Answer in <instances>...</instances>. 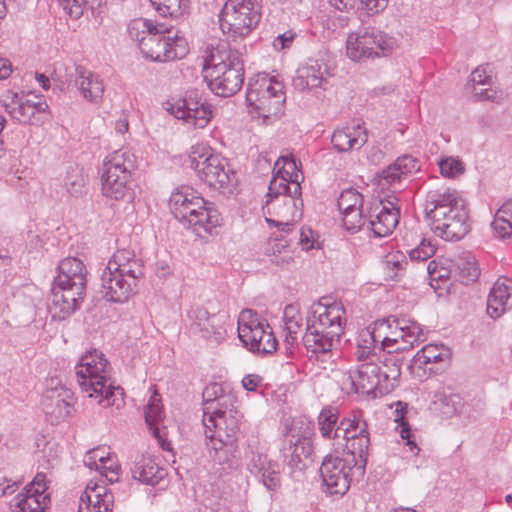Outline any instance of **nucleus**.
<instances>
[{
  "mask_svg": "<svg viewBox=\"0 0 512 512\" xmlns=\"http://www.w3.org/2000/svg\"><path fill=\"white\" fill-rule=\"evenodd\" d=\"M424 211L431 230L446 241H458L470 230L467 203L455 189L428 191Z\"/></svg>",
  "mask_w": 512,
  "mask_h": 512,
  "instance_id": "f257e3e1",
  "label": "nucleus"
},
{
  "mask_svg": "<svg viewBox=\"0 0 512 512\" xmlns=\"http://www.w3.org/2000/svg\"><path fill=\"white\" fill-rule=\"evenodd\" d=\"M345 310L340 302L330 303L327 298L313 303L307 317L303 336L306 349L316 355L326 356L337 348L344 332Z\"/></svg>",
  "mask_w": 512,
  "mask_h": 512,
  "instance_id": "f03ea898",
  "label": "nucleus"
},
{
  "mask_svg": "<svg viewBox=\"0 0 512 512\" xmlns=\"http://www.w3.org/2000/svg\"><path fill=\"white\" fill-rule=\"evenodd\" d=\"M242 414L233 404L223 408L207 406L203 409V425L209 440L210 456L219 464H228L238 453V435Z\"/></svg>",
  "mask_w": 512,
  "mask_h": 512,
  "instance_id": "7ed1b4c3",
  "label": "nucleus"
},
{
  "mask_svg": "<svg viewBox=\"0 0 512 512\" xmlns=\"http://www.w3.org/2000/svg\"><path fill=\"white\" fill-rule=\"evenodd\" d=\"M87 269L83 261L67 257L58 265L49 310L53 319L64 320L80 308L86 294Z\"/></svg>",
  "mask_w": 512,
  "mask_h": 512,
  "instance_id": "20e7f679",
  "label": "nucleus"
},
{
  "mask_svg": "<svg viewBox=\"0 0 512 512\" xmlns=\"http://www.w3.org/2000/svg\"><path fill=\"white\" fill-rule=\"evenodd\" d=\"M77 382L90 398H95L98 404L117 409L124 404L123 389L114 386L111 379V367L105 355L98 351H88L75 367Z\"/></svg>",
  "mask_w": 512,
  "mask_h": 512,
  "instance_id": "39448f33",
  "label": "nucleus"
},
{
  "mask_svg": "<svg viewBox=\"0 0 512 512\" xmlns=\"http://www.w3.org/2000/svg\"><path fill=\"white\" fill-rule=\"evenodd\" d=\"M203 67L210 90L218 96H232L244 83L241 54L227 43L212 47L204 59Z\"/></svg>",
  "mask_w": 512,
  "mask_h": 512,
  "instance_id": "423d86ee",
  "label": "nucleus"
},
{
  "mask_svg": "<svg viewBox=\"0 0 512 512\" xmlns=\"http://www.w3.org/2000/svg\"><path fill=\"white\" fill-rule=\"evenodd\" d=\"M143 276V266L129 250H118L107 263L101 276V292L111 302L124 303L134 293Z\"/></svg>",
  "mask_w": 512,
  "mask_h": 512,
  "instance_id": "0eeeda50",
  "label": "nucleus"
},
{
  "mask_svg": "<svg viewBox=\"0 0 512 512\" xmlns=\"http://www.w3.org/2000/svg\"><path fill=\"white\" fill-rule=\"evenodd\" d=\"M169 206L175 219L200 237L210 234L221 223V216L212 204L194 195L190 188H182L173 193Z\"/></svg>",
  "mask_w": 512,
  "mask_h": 512,
  "instance_id": "6e6552de",
  "label": "nucleus"
},
{
  "mask_svg": "<svg viewBox=\"0 0 512 512\" xmlns=\"http://www.w3.org/2000/svg\"><path fill=\"white\" fill-rule=\"evenodd\" d=\"M189 165L198 178L209 187L223 193H231L237 186V173L229 161L213 153L212 149L203 143L191 147Z\"/></svg>",
  "mask_w": 512,
  "mask_h": 512,
  "instance_id": "1a4fd4ad",
  "label": "nucleus"
},
{
  "mask_svg": "<svg viewBox=\"0 0 512 512\" xmlns=\"http://www.w3.org/2000/svg\"><path fill=\"white\" fill-rule=\"evenodd\" d=\"M136 157L127 149L116 150L106 156L101 175L102 194L110 199L121 200L131 190L132 172Z\"/></svg>",
  "mask_w": 512,
  "mask_h": 512,
  "instance_id": "9d476101",
  "label": "nucleus"
},
{
  "mask_svg": "<svg viewBox=\"0 0 512 512\" xmlns=\"http://www.w3.org/2000/svg\"><path fill=\"white\" fill-rule=\"evenodd\" d=\"M283 88L282 83L266 73L251 77L246 91V102L251 112L263 118L280 115L285 103Z\"/></svg>",
  "mask_w": 512,
  "mask_h": 512,
  "instance_id": "9b49d317",
  "label": "nucleus"
},
{
  "mask_svg": "<svg viewBox=\"0 0 512 512\" xmlns=\"http://www.w3.org/2000/svg\"><path fill=\"white\" fill-rule=\"evenodd\" d=\"M360 457L350 452L346 457L327 456L320 467V474L330 495L343 496L350 488L353 480L364 476L368 458L364 457L359 467Z\"/></svg>",
  "mask_w": 512,
  "mask_h": 512,
  "instance_id": "f8f14e48",
  "label": "nucleus"
},
{
  "mask_svg": "<svg viewBox=\"0 0 512 512\" xmlns=\"http://www.w3.org/2000/svg\"><path fill=\"white\" fill-rule=\"evenodd\" d=\"M260 18L252 0H227L219 13V24L224 34L242 39L257 27Z\"/></svg>",
  "mask_w": 512,
  "mask_h": 512,
  "instance_id": "ddd939ff",
  "label": "nucleus"
},
{
  "mask_svg": "<svg viewBox=\"0 0 512 512\" xmlns=\"http://www.w3.org/2000/svg\"><path fill=\"white\" fill-rule=\"evenodd\" d=\"M396 41L374 27H364L349 34L346 54L353 61L385 56L390 53Z\"/></svg>",
  "mask_w": 512,
  "mask_h": 512,
  "instance_id": "4468645a",
  "label": "nucleus"
},
{
  "mask_svg": "<svg viewBox=\"0 0 512 512\" xmlns=\"http://www.w3.org/2000/svg\"><path fill=\"white\" fill-rule=\"evenodd\" d=\"M238 337L255 353L271 354L277 349L278 342L271 328L251 309H244L239 315Z\"/></svg>",
  "mask_w": 512,
  "mask_h": 512,
  "instance_id": "2eb2a0df",
  "label": "nucleus"
},
{
  "mask_svg": "<svg viewBox=\"0 0 512 512\" xmlns=\"http://www.w3.org/2000/svg\"><path fill=\"white\" fill-rule=\"evenodd\" d=\"M334 437L344 439L348 452L360 457L361 468L364 457L368 458L370 447V433L363 411L354 410L344 416L337 425Z\"/></svg>",
  "mask_w": 512,
  "mask_h": 512,
  "instance_id": "dca6fc26",
  "label": "nucleus"
},
{
  "mask_svg": "<svg viewBox=\"0 0 512 512\" xmlns=\"http://www.w3.org/2000/svg\"><path fill=\"white\" fill-rule=\"evenodd\" d=\"M381 367L374 361H367L350 369L342 374L340 379L341 389L347 393L356 394H380L391 390V385H385L381 382Z\"/></svg>",
  "mask_w": 512,
  "mask_h": 512,
  "instance_id": "f3484780",
  "label": "nucleus"
},
{
  "mask_svg": "<svg viewBox=\"0 0 512 512\" xmlns=\"http://www.w3.org/2000/svg\"><path fill=\"white\" fill-rule=\"evenodd\" d=\"M186 42L167 27L165 31L154 30L141 39V52L144 57L157 62L172 61L186 53Z\"/></svg>",
  "mask_w": 512,
  "mask_h": 512,
  "instance_id": "a211bd4d",
  "label": "nucleus"
},
{
  "mask_svg": "<svg viewBox=\"0 0 512 512\" xmlns=\"http://www.w3.org/2000/svg\"><path fill=\"white\" fill-rule=\"evenodd\" d=\"M391 328L384 330L381 337L383 351L388 354L408 351L425 340L421 325L407 318H387Z\"/></svg>",
  "mask_w": 512,
  "mask_h": 512,
  "instance_id": "6ab92c4d",
  "label": "nucleus"
},
{
  "mask_svg": "<svg viewBox=\"0 0 512 512\" xmlns=\"http://www.w3.org/2000/svg\"><path fill=\"white\" fill-rule=\"evenodd\" d=\"M266 207L269 214L277 218H266L270 226H275L280 232L289 233L294 224L302 217L303 200L301 194L290 192L270 196L268 189Z\"/></svg>",
  "mask_w": 512,
  "mask_h": 512,
  "instance_id": "aec40b11",
  "label": "nucleus"
},
{
  "mask_svg": "<svg viewBox=\"0 0 512 512\" xmlns=\"http://www.w3.org/2000/svg\"><path fill=\"white\" fill-rule=\"evenodd\" d=\"M167 110L195 128H204L213 116V107L197 90H189L181 99L171 103Z\"/></svg>",
  "mask_w": 512,
  "mask_h": 512,
  "instance_id": "412c9836",
  "label": "nucleus"
},
{
  "mask_svg": "<svg viewBox=\"0 0 512 512\" xmlns=\"http://www.w3.org/2000/svg\"><path fill=\"white\" fill-rule=\"evenodd\" d=\"M397 198L376 201L369 207L366 230L374 237L383 238L390 235L399 223L400 210L396 206Z\"/></svg>",
  "mask_w": 512,
  "mask_h": 512,
  "instance_id": "4be33fe9",
  "label": "nucleus"
},
{
  "mask_svg": "<svg viewBox=\"0 0 512 512\" xmlns=\"http://www.w3.org/2000/svg\"><path fill=\"white\" fill-rule=\"evenodd\" d=\"M274 175L269 184L270 196L290 192L302 194L300 182L304 179L298 169L296 160L289 156H281L275 163Z\"/></svg>",
  "mask_w": 512,
  "mask_h": 512,
  "instance_id": "5701e85b",
  "label": "nucleus"
},
{
  "mask_svg": "<svg viewBox=\"0 0 512 512\" xmlns=\"http://www.w3.org/2000/svg\"><path fill=\"white\" fill-rule=\"evenodd\" d=\"M42 407L51 423H59L70 417L74 412V393L67 387L57 382L50 386L42 397Z\"/></svg>",
  "mask_w": 512,
  "mask_h": 512,
  "instance_id": "b1692460",
  "label": "nucleus"
},
{
  "mask_svg": "<svg viewBox=\"0 0 512 512\" xmlns=\"http://www.w3.org/2000/svg\"><path fill=\"white\" fill-rule=\"evenodd\" d=\"M391 328L389 320H377L360 330L356 337L354 356L358 361H373L378 352L383 351L381 337L384 330Z\"/></svg>",
  "mask_w": 512,
  "mask_h": 512,
  "instance_id": "393cba45",
  "label": "nucleus"
},
{
  "mask_svg": "<svg viewBox=\"0 0 512 512\" xmlns=\"http://www.w3.org/2000/svg\"><path fill=\"white\" fill-rule=\"evenodd\" d=\"M330 75L328 65L323 60L309 59L296 70L292 82L298 91L325 90Z\"/></svg>",
  "mask_w": 512,
  "mask_h": 512,
  "instance_id": "a878e982",
  "label": "nucleus"
},
{
  "mask_svg": "<svg viewBox=\"0 0 512 512\" xmlns=\"http://www.w3.org/2000/svg\"><path fill=\"white\" fill-rule=\"evenodd\" d=\"M188 319L190 329L201 337L214 343H220L225 338L226 330L220 317L215 314L210 315L205 308L191 307L188 311Z\"/></svg>",
  "mask_w": 512,
  "mask_h": 512,
  "instance_id": "bb28decb",
  "label": "nucleus"
},
{
  "mask_svg": "<svg viewBox=\"0 0 512 512\" xmlns=\"http://www.w3.org/2000/svg\"><path fill=\"white\" fill-rule=\"evenodd\" d=\"M68 84L73 83L80 95L87 101L98 103L104 94V83L100 75L82 66H74L67 75Z\"/></svg>",
  "mask_w": 512,
  "mask_h": 512,
  "instance_id": "cd10ccee",
  "label": "nucleus"
},
{
  "mask_svg": "<svg viewBox=\"0 0 512 512\" xmlns=\"http://www.w3.org/2000/svg\"><path fill=\"white\" fill-rule=\"evenodd\" d=\"M114 495L105 485L90 481L80 497L78 512H112Z\"/></svg>",
  "mask_w": 512,
  "mask_h": 512,
  "instance_id": "c85d7f7f",
  "label": "nucleus"
},
{
  "mask_svg": "<svg viewBox=\"0 0 512 512\" xmlns=\"http://www.w3.org/2000/svg\"><path fill=\"white\" fill-rule=\"evenodd\" d=\"M512 308V279L501 277L493 285L487 299V313L491 318H499Z\"/></svg>",
  "mask_w": 512,
  "mask_h": 512,
  "instance_id": "c756f323",
  "label": "nucleus"
},
{
  "mask_svg": "<svg viewBox=\"0 0 512 512\" xmlns=\"http://www.w3.org/2000/svg\"><path fill=\"white\" fill-rule=\"evenodd\" d=\"M368 140L365 127L360 124L338 128L333 132L331 142L338 152L360 150Z\"/></svg>",
  "mask_w": 512,
  "mask_h": 512,
  "instance_id": "7c9ffc66",
  "label": "nucleus"
},
{
  "mask_svg": "<svg viewBox=\"0 0 512 512\" xmlns=\"http://www.w3.org/2000/svg\"><path fill=\"white\" fill-rule=\"evenodd\" d=\"M420 169L418 160L411 155L397 158L386 169L379 173L380 182L384 185L399 184L402 179Z\"/></svg>",
  "mask_w": 512,
  "mask_h": 512,
  "instance_id": "2f4dec72",
  "label": "nucleus"
},
{
  "mask_svg": "<svg viewBox=\"0 0 512 512\" xmlns=\"http://www.w3.org/2000/svg\"><path fill=\"white\" fill-rule=\"evenodd\" d=\"M134 479L143 484L155 486L163 480L167 471L161 467L154 458L142 456L131 468Z\"/></svg>",
  "mask_w": 512,
  "mask_h": 512,
  "instance_id": "473e14b6",
  "label": "nucleus"
},
{
  "mask_svg": "<svg viewBox=\"0 0 512 512\" xmlns=\"http://www.w3.org/2000/svg\"><path fill=\"white\" fill-rule=\"evenodd\" d=\"M144 415L149 430L151 431L153 436L158 440L161 447L163 449H169V444L165 443L162 430L159 426L160 422L163 419V410L161 405V397L156 391H154L153 394L150 396V399L144 410Z\"/></svg>",
  "mask_w": 512,
  "mask_h": 512,
  "instance_id": "72a5a7b5",
  "label": "nucleus"
},
{
  "mask_svg": "<svg viewBox=\"0 0 512 512\" xmlns=\"http://www.w3.org/2000/svg\"><path fill=\"white\" fill-rule=\"evenodd\" d=\"M48 502V495L33 493L25 489L11 500L10 508L13 512H45Z\"/></svg>",
  "mask_w": 512,
  "mask_h": 512,
  "instance_id": "f704fd0d",
  "label": "nucleus"
},
{
  "mask_svg": "<svg viewBox=\"0 0 512 512\" xmlns=\"http://www.w3.org/2000/svg\"><path fill=\"white\" fill-rule=\"evenodd\" d=\"M287 464L291 467H298L302 459H308L313 453V445L309 438L301 437L293 442L289 440V448L283 449Z\"/></svg>",
  "mask_w": 512,
  "mask_h": 512,
  "instance_id": "c9c22d12",
  "label": "nucleus"
},
{
  "mask_svg": "<svg viewBox=\"0 0 512 512\" xmlns=\"http://www.w3.org/2000/svg\"><path fill=\"white\" fill-rule=\"evenodd\" d=\"M492 227L495 233L506 238L512 235V199L506 201L496 212Z\"/></svg>",
  "mask_w": 512,
  "mask_h": 512,
  "instance_id": "e433bc0d",
  "label": "nucleus"
},
{
  "mask_svg": "<svg viewBox=\"0 0 512 512\" xmlns=\"http://www.w3.org/2000/svg\"><path fill=\"white\" fill-rule=\"evenodd\" d=\"M268 491L274 492L281 485L280 465L273 460H269L267 464L253 473Z\"/></svg>",
  "mask_w": 512,
  "mask_h": 512,
  "instance_id": "4c0bfd02",
  "label": "nucleus"
},
{
  "mask_svg": "<svg viewBox=\"0 0 512 512\" xmlns=\"http://www.w3.org/2000/svg\"><path fill=\"white\" fill-rule=\"evenodd\" d=\"M449 357L450 350L443 344H428L415 354L414 360L420 365H426L445 361Z\"/></svg>",
  "mask_w": 512,
  "mask_h": 512,
  "instance_id": "58836bf2",
  "label": "nucleus"
},
{
  "mask_svg": "<svg viewBox=\"0 0 512 512\" xmlns=\"http://www.w3.org/2000/svg\"><path fill=\"white\" fill-rule=\"evenodd\" d=\"M461 281L465 284L475 282L480 276L476 258L470 253L459 256L455 262Z\"/></svg>",
  "mask_w": 512,
  "mask_h": 512,
  "instance_id": "ea45409f",
  "label": "nucleus"
},
{
  "mask_svg": "<svg viewBox=\"0 0 512 512\" xmlns=\"http://www.w3.org/2000/svg\"><path fill=\"white\" fill-rule=\"evenodd\" d=\"M204 408L212 406L214 408H223L232 404V396L224 395V390L221 384L212 382L209 383L202 393Z\"/></svg>",
  "mask_w": 512,
  "mask_h": 512,
  "instance_id": "a19ab883",
  "label": "nucleus"
},
{
  "mask_svg": "<svg viewBox=\"0 0 512 512\" xmlns=\"http://www.w3.org/2000/svg\"><path fill=\"white\" fill-rule=\"evenodd\" d=\"M157 29H159V31H165L167 30V26L163 23L155 24L152 20L140 18L130 22L128 33L133 40L138 42L139 48H141V39L143 36H147V34H151Z\"/></svg>",
  "mask_w": 512,
  "mask_h": 512,
  "instance_id": "79ce46f5",
  "label": "nucleus"
},
{
  "mask_svg": "<svg viewBox=\"0 0 512 512\" xmlns=\"http://www.w3.org/2000/svg\"><path fill=\"white\" fill-rule=\"evenodd\" d=\"M283 321L286 331V341L292 343L297 339V334L302 326V316L295 306L287 305L283 312Z\"/></svg>",
  "mask_w": 512,
  "mask_h": 512,
  "instance_id": "37998d69",
  "label": "nucleus"
},
{
  "mask_svg": "<svg viewBox=\"0 0 512 512\" xmlns=\"http://www.w3.org/2000/svg\"><path fill=\"white\" fill-rule=\"evenodd\" d=\"M339 415L336 409L325 407L318 416V428L320 434L325 439H336L334 432L339 423Z\"/></svg>",
  "mask_w": 512,
  "mask_h": 512,
  "instance_id": "c03bdc74",
  "label": "nucleus"
},
{
  "mask_svg": "<svg viewBox=\"0 0 512 512\" xmlns=\"http://www.w3.org/2000/svg\"><path fill=\"white\" fill-rule=\"evenodd\" d=\"M47 107L48 106L45 102H35L29 99H22L20 104H18L17 109L14 111L12 118L19 122L26 123L30 121L36 113L44 112Z\"/></svg>",
  "mask_w": 512,
  "mask_h": 512,
  "instance_id": "a18cd8bd",
  "label": "nucleus"
},
{
  "mask_svg": "<svg viewBox=\"0 0 512 512\" xmlns=\"http://www.w3.org/2000/svg\"><path fill=\"white\" fill-rule=\"evenodd\" d=\"M381 367V382L385 385H391L394 388V383L398 381L401 376V362L395 356L386 357L382 361Z\"/></svg>",
  "mask_w": 512,
  "mask_h": 512,
  "instance_id": "49530a36",
  "label": "nucleus"
},
{
  "mask_svg": "<svg viewBox=\"0 0 512 512\" xmlns=\"http://www.w3.org/2000/svg\"><path fill=\"white\" fill-rule=\"evenodd\" d=\"M437 164L441 175L445 178H456L465 172V164L457 157H442Z\"/></svg>",
  "mask_w": 512,
  "mask_h": 512,
  "instance_id": "de8ad7c7",
  "label": "nucleus"
},
{
  "mask_svg": "<svg viewBox=\"0 0 512 512\" xmlns=\"http://www.w3.org/2000/svg\"><path fill=\"white\" fill-rule=\"evenodd\" d=\"M363 195L355 189L344 190L338 198V208L343 212L359 210L363 207Z\"/></svg>",
  "mask_w": 512,
  "mask_h": 512,
  "instance_id": "09e8293b",
  "label": "nucleus"
},
{
  "mask_svg": "<svg viewBox=\"0 0 512 512\" xmlns=\"http://www.w3.org/2000/svg\"><path fill=\"white\" fill-rule=\"evenodd\" d=\"M85 185L86 180L81 169L75 167L68 171L65 178V187L72 197L77 198L81 196L84 192Z\"/></svg>",
  "mask_w": 512,
  "mask_h": 512,
  "instance_id": "8fccbe9b",
  "label": "nucleus"
},
{
  "mask_svg": "<svg viewBox=\"0 0 512 512\" xmlns=\"http://www.w3.org/2000/svg\"><path fill=\"white\" fill-rule=\"evenodd\" d=\"M61 452L60 446L55 442H46L43 449L37 455L38 469H50L54 467Z\"/></svg>",
  "mask_w": 512,
  "mask_h": 512,
  "instance_id": "3c124183",
  "label": "nucleus"
},
{
  "mask_svg": "<svg viewBox=\"0 0 512 512\" xmlns=\"http://www.w3.org/2000/svg\"><path fill=\"white\" fill-rule=\"evenodd\" d=\"M102 477H105L110 483L118 481L121 472V466L115 456L107 453L104 461L98 464L97 470Z\"/></svg>",
  "mask_w": 512,
  "mask_h": 512,
  "instance_id": "603ef678",
  "label": "nucleus"
},
{
  "mask_svg": "<svg viewBox=\"0 0 512 512\" xmlns=\"http://www.w3.org/2000/svg\"><path fill=\"white\" fill-rule=\"evenodd\" d=\"M342 215L343 226L351 233L367 227V218L363 215L362 209L343 212Z\"/></svg>",
  "mask_w": 512,
  "mask_h": 512,
  "instance_id": "864d4df0",
  "label": "nucleus"
},
{
  "mask_svg": "<svg viewBox=\"0 0 512 512\" xmlns=\"http://www.w3.org/2000/svg\"><path fill=\"white\" fill-rule=\"evenodd\" d=\"M435 252V245L430 240L422 239L415 248L409 251V257L413 262H423L431 258Z\"/></svg>",
  "mask_w": 512,
  "mask_h": 512,
  "instance_id": "5fc2aeb1",
  "label": "nucleus"
},
{
  "mask_svg": "<svg viewBox=\"0 0 512 512\" xmlns=\"http://www.w3.org/2000/svg\"><path fill=\"white\" fill-rule=\"evenodd\" d=\"M406 409V404H403L402 402L396 403V409H395V418L394 421L399 423V427H401L400 430V436L403 439L407 440V445L410 446L411 451H413L414 448H417L416 444L410 439L411 431L409 428L408 422L404 419V410Z\"/></svg>",
  "mask_w": 512,
  "mask_h": 512,
  "instance_id": "6e6d98bb",
  "label": "nucleus"
},
{
  "mask_svg": "<svg viewBox=\"0 0 512 512\" xmlns=\"http://www.w3.org/2000/svg\"><path fill=\"white\" fill-rule=\"evenodd\" d=\"M150 3L162 16H177L181 11L182 0H150Z\"/></svg>",
  "mask_w": 512,
  "mask_h": 512,
  "instance_id": "4d7b16f0",
  "label": "nucleus"
},
{
  "mask_svg": "<svg viewBox=\"0 0 512 512\" xmlns=\"http://www.w3.org/2000/svg\"><path fill=\"white\" fill-rule=\"evenodd\" d=\"M247 457V467L251 473H253L255 470L261 469V467H263L264 464H267V462L270 460L263 448L255 446L250 447Z\"/></svg>",
  "mask_w": 512,
  "mask_h": 512,
  "instance_id": "13d9d810",
  "label": "nucleus"
},
{
  "mask_svg": "<svg viewBox=\"0 0 512 512\" xmlns=\"http://www.w3.org/2000/svg\"><path fill=\"white\" fill-rule=\"evenodd\" d=\"M23 97L12 90L4 91L0 96V102L4 110L12 117Z\"/></svg>",
  "mask_w": 512,
  "mask_h": 512,
  "instance_id": "bf43d9fd",
  "label": "nucleus"
},
{
  "mask_svg": "<svg viewBox=\"0 0 512 512\" xmlns=\"http://www.w3.org/2000/svg\"><path fill=\"white\" fill-rule=\"evenodd\" d=\"M107 453L108 452L105 451V448L101 447L94 448L88 451L84 456L85 466H87L91 470H97L98 464L105 460V458L107 457Z\"/></svg>",
  "mask_w": 512,
  "mask_h": 512,
  "instance_id": "052dcab7",
  "label": "nucleus"
},
{
  "mask_svg": "<svg viewBox=\"0 0 512 512\" xmlns=\"http://www.w3.org/2000/svg\"><path fill=\"white\" fill-rule=\"evenodd\" d=\"M407 264L405 257L399 253L390 254L386 258V267L392 271L391 277H396L398 272L403 270Z\"/></svg>",
  "mask_w": 512,
  "mask_h": 512,
  "instance_id": "680f3d73",
  "label": "nucleus"
},
{
  "mask_svg": "<svg viewBox=\"0 0 512 512\" xmlns=\"http://www.w3.org/2000/svg\"><path fill=\"white\" fill-rule=\"evenodd\" d=\"M489 66H478L472 73H471V82L473 85H489L491 82V75H490Z\"/></svg>",
  "mask_w": 512,
  "mask_h": 512,
  "instance_id": "e2e57ef3",
  "label": "nucleus"
},
{
  "mask_svg": "<svg viewBox=\"0 0 512 512\" xmlns=\"http://www.w3.org/2000/svg\"><path fill=\"white\" fill-rule=\"evenodd\" d=\"M25 489L30 492H33V493L47 495L45 493L47 490L46 474L43 471H38L37 474L35 475L33 481Z\"/></svg>",
  "mask_w": 512,
  "mask_h": 512,
  "instance_id": "0e129e2a",
  "label": "nucleus"
},
{
  "mask_svg": "<svg viewBox=\"0 0 512 512\" xmlns=\"http://www.w3.org/2000/svg\"><path fill=\"white\" fill-rule=\"evenodd\" d=\"M65 13L71 19H79L82 16V8L79 0H58Z\"/></svg>",
  "mask_w": 512,
  "mask_h": 512,
  "instance_id": "69168bd1",
  "label": "nucleus"
},
{
  "mask_svg": "<svg viewBox=\"0 0 512 512\" xmlns=\"http://www.w3.org/2000/svg\"><path fill=\"white\" fill-rule=\"evenodd\" d=\"M294 38H295V33H293L292 31H287L283 34L278 35L273 40L272 45H273L274 49L277 51L288 49L291 47V45L294 41Z\"/></svg>",
  "mask_w": 512,
  "mask_h": 512,
  "instance_id": "338daca9",
  "label": "nucleus"
},
{
  "mask_svg": "<svg viewBox=\"0 0 512 512\" xmlns=\"http://www.w3.org/2000/svg\"><path fill=\"white\" fill-rule=\"evenodd\" d=\"M360 2L363 8L370 14H377L388 5V0H360Z\"/></svg>",
  "mask_w": 512,
  "mask_h": 512,
  "instance_id": "774afa93",
  "label": "nucleus"
}]
</instances>
